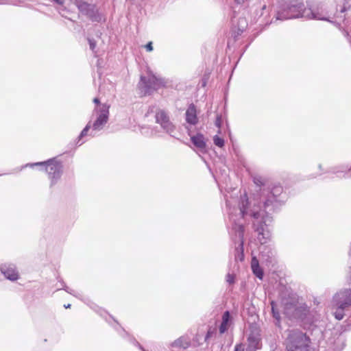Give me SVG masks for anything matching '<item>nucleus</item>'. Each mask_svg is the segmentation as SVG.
<instances>
[{"label":"nucleus","mask_w":351,"mask_h":351,"mask_svg":"<svg viewBox=\"0 0 351 351\" xmlns=\"http://www.w3.org/2000/svg\"><path fill=\"white\" fill-rule=\"evenodd\" d=\"M156 121L167 133L171 136H175L176 127L165 110H159L156 113Z\"/></svg>","instance_id":"obj_8"},{"label":"nucleus","mask_w":351,"mask_h":351,"mask_svg":"<svg viewBox=\"0 0 351 351\" xmlns=\"http://www.w3.org/2000/svg\"><path fill=\"white\" fill-rule=\"evenodd\" d=\"M56 3L59 5H63L64 3V0H53Z\"/></svg>","instance_id":"obj_27"},{"label":"nucleus","mask_w":351,"mask_h":351,"mask_svg":"<svg viewBox=\"0 0 351 351\" xmlns=\"http://www.w3.org/2000/svg\"><path fill=\"white\" fill-rule=\"evenodd\" d=\"M44 166L45 171L48 173L51 184H53L60 178L62 166L55 158L49 159L46 162H40L26 165V167Z\"/></svg>","instance_id":"obj_6"},{"label":"nucleus","mask_w":351,"mask_h":351,"mask_svg":"<svg viewBox=\"0 0 351 351\" xmlns=\"http://www.w3.org/2000/svg\"><path fill=\"white\" fill-rule=\"evenodd\" d=\"M76 5L80 12L84 15H86L87 12L93 6V5L82 1H77L76 2Z\"/></svg>","instance_id":"obj_16"},{"label":"nucleus","mask_w":351,"mask_h":351,"mask_svg":"<svg viewBox=\"0 0 351 351\" xmlns=\"http://www.w3.org/2000/svg\"><path fill=\"white\" fill-rule=\"evenodd\" d=\"M166 82L161 77H158L152 73H149L147 79L145 77H141L140 85L145 87V93H149L152 90H157L165 86Z\"/></svg>","instance_id":"obj_7"},{"label":"nucleus","mask_w":351,"mask_h":351,"mask_svg":"<svg viewBox=\"0 0 351 351\" xmlns=\"http://www.w3.org/2000/svg\"><path fill=\"white\" fill-rule=\"evenodd\" d=\"M285 344L287 351H311V339L305 333L298 330H289Z\"/></svg>","instance_id":"obj_4"},{"label":"nucleus","mask_w":351,"mask_h":351,"mask_svg":"<svg viewBox=\"0 0 351 351\" xmlns=\"http://www.w3.org/2000/svg\"><path fill=\"white\" fill-rule=\"evenodd\" d=\"M221 115H219L217 114V117H216V120H215V125L217 127V128H220L221 125Z\"/></svg>","instance_id":"obj_21"},{"label":"nucleus","mask_w":351,"mask_h":351,"mask_svg":"<svg viewBox=\"0 0 351 351\" xmlns=\"http://www.w3.org/2000/svg\"><path fill=\"white\" fill-rule=\"evenodd\" d=\"M226 281L229 283V284H232L234 283V276L230 274H228L227 276H226Z\"/></svg>","instance_id":"obj_23"},{"label":"nucleus","mask_w":351,"mask_h":351,"mask_svg":"<svg viewBox=\"0 0 351 351\" xmlns=\"http://www.w3.org/2000/svg\"><path fill=\"white\" fill-rule=\"evenodd\" d=\"M213 142L214 144L219 147H222L224 145L223 139L217 135L213 137Z\"/></svg>","instance_id":"obj_19"},{"label":"nucleus","mask_w":351,"mask_h":351,"mask_svg":"<svg viewBox=\"0 0 351 351\" xmlns=\"http://www.w3.org/2000/svg\"><path fill=\"white\" fill-rule=\"evenodd\" d=\"M252 269L253 273L260 279L263 278V271L261 268L259 267L258 261L254 258L252 261Z\"/></svg>","instance_id":"obj_17"},{"label":"nucleus","mask_w":351,"mask_h":351,"mask_svg":"<svg viewBox=\"0 0 351 351\" xmlns=\"http://www.w3.org/2000/svg\"><path fill=\"white\" fill-rule=\"evenodd\" d=\"M191 141L193 145L199 149H204L206 147V142L204 137L201 134H197L195 136H191Z\"/></svg>","instance_id":"obj_14"},{"label":"nucleus","mask_w":351,"mask_h":351,"mask_svg":"<svg viewBox=\"0 0 351 351\" xmlns=\"http://www.w3.org/2000/svg\"><path fill=\"white\" fill-rule=\"evenodd\" d=\"M254 182L258 186L263 184V180L261 177H255L254 178Z\"/></svg>","instance_id":"obj_22"},{"label":"nucleus","mask_w":351,"mask_h":351,"mask_svg":"<svg viewBox=\"0 0 351 351\" xmlns=\"http://www.w3.org/2000/svg\"><path fill=\"white\" fill-rule=\"evenodd\" d=\"M64 307H65L66 308H70V307H71V304H67V305H64Z\"/></svg>","instance_id":"obj_31"},{"label":"nucleus","mask_w":351,"mask_h":351,"mask_svg":"<svg viewBox=\"0 0 351 351\" xmlns=\"http://www.w3.org/2000/svg\"><path fill=\"white\" fill-rule=\"evenodd\" d=\"M230 322V313L229 311H226L222 316V322L219 326V332L221 334L224 333L229 327Z\"/></svg>","instance_id":"obj_15"},{"label":"nucleus","mask_w":351,"mask_h":351,"mask_svg":"<svg viewBox=\"0 0 351 351\" xmlns=\"http://www.w3.org/2000/svg\"><path fill=\"white\" fill-rule=\"evenodd\" d=\"M346 171L342 169V170H334L333 172L335 173H339V172H345Z\"/></svg>","instance_id":"obj_30"},{"label":"nucleus","mask_w":351,"mask_h":351,"mask_svg":"<svg viewBox=\"0 0 351 351\" xmlns=\"http://www.w3.org/2000/svg\"><path fill=\"white\" fill-rule=\"evenodd\" d=\"M330 14L325 5L319 3L313 5L311 0L306 1V5L298 1L291 0L285 8L277 14V19L287 20L303 18L307 20L329 21Z\"/></svg>","instance_id":"obj_2"},{"label":"nucleus","mask_w":351,"mask_h":351,"mask_svg":"<svg viewBox=\"0 0 351 351\" xmlns=\"http://www.w3.org/2000/svg\"><path fill=\"white\" fill-rule=\"evenodd\" d=\"M186 121L187 123L195 125L198 122V118L197 117V110L194 104H191L188 107L186 113Z\"/></svg>","instance_id":"obj_10"},{"label":"nucleus","mask_w":351,"mask_h":351,"mask_svg":"<svg viewBox=\"0 0 351 351\" xmlns=\"http://www.w3.org/2000/svg\"><path fill=\"white\" fill-rule=\"evenodd\" d=\"M261 339L257 334H251L247 338L248 346L246 351H256L261 348Z\"/></svg>","instance_id":"obj_11"},{"label":"nucleus","mask_w":351,"mask_h":351,"mask_svg":"<svg viewBox=\"0 0 351 351\" xmlns=\"http://www.w3.org/2000/svg\"><path fill=\"white\" fill-rule=\"evenodd\" d=\"M64 290H65L66 292H68V293H69L73 294V293L71 292V291H72V290H71V289H69V287H65V288H64Z\"/></svg>","instance_id":"obj_28"},{"label":"nucleus","mask_w":351,"mask_h":351,"mask_svg":"<svg viewBox=\"0 0 351 351\" xmlns=\"http://www.w3.org/2000/svg\"><path fill=\"white\" fill-rule=\"evenodd\" d=\"M0 270L7 279L14 281L17 280L19 278V274L16 270V267L14 265H1L0 267Z\"/></svg>","instance_id":"obj_9"},{"label":"nucleus","mask_w":351,"mask_h":351,"mask_svg":"<svg viewBox=\"0 0 351 351\" xmlns=\"http://www.w3.org/2000/svg\"><path fill=\"white\" fill-rule=\"evenodd\" d=\"M229 204H230V202H229L228 201H226V205H227V206H229Z\"/></svg>","instance_id":"obj_32"},{"label":"nucleus","mask_w":351,"mask_h":351,"mask_svg":"<svg viewBox=\"0 0 351 351\" xmlns=\"http://www.w3.org/2000/svg\"><path fill=\"white\" fill-rule=\"evenodd\" d=\"M351 306V290L346 289L337 293L333 298L332 307L335 309L334 315L338 320L344 317L343 310Z\"/></svg>","instance_id":"obj_5"},{"label":"nucleus","mask_w":351,"mask_h":351,"mask_svg":"<svg viewBox=\"0 0 351 351\" xmlns=\"http://www.w3.org/2000/svg\"><path fill=\"white\" fill-rule=\"evenodd\" d=\"M191 345L190 339L186 336H182L171 343V348L186 349Z\"/></svg>","instance_id":"obj_12"},{"label":"nucleus","mask_w":351,"mask_h":351,"mask_svg":"<svg viewBox=\"0 0 351 351\" xmlns=\"http://www.w3.org/2000/svg\"><path fill=\"white\" fill-rule=\"evenodd\" d=\"M267 250V247H265V246H263L262 249H260L261 255H262L263 257L266 256L267 257V258H271L273 256V253H272V252L271 250H269L267 252L268 254L265 255V250Z\"/></svg>","instance_id":"obj_20"},{"label":"nucleus","mask_w":351,"mask_h":351,"mask_svg":"<svg viewBox=\"0 0 351 351\" xmlns=\"http://www.w3.org/2000/svg\"><path fill=\"white\" fill-rule=\"evenodd\" d=\"M243 350H244V348H243V345H237V346H236L234 351H243Z\"/></svg>","instance_id":"obj_26"},{"label":"nucleus","mask_w":351,"mask_h":351,"mask_svg":"<svg viewBox=\"0 0 351 351\" xmlns=\"http://www.w3.org/2000/svg\"><path fill=\"white\" fill-rule=\"evenodd\" d=\"M282 191L281 186L274 187L272 191L264 202V210H261L259 206L254 204L252 208H248V202L246 195L241 197V202L238 208H230V221L232 223V228L234 230L236 236L241 240L239 245L243 246V226L241 222L242 219L250 215L254 218L253 226L255 231L258 233L257 239L263 245L267 242L270 237V233L267 226L272 221L269 212L274 211L280 205L277 196Z\"/></svg>","instance_id":"obj_1"},{"label":"nucleus","mask_w":351,"mask_h":351,"mask_svg":"<svg viewBox=\"0 0 351 351\" xmlns=\"http://www.w3.org/2000/svg\"><path fill=\"white\" fill-rule=\"evenodd\" d=\"M88 43H89L90 49L94 51V49L95 48V45H96L95 42L93 40L88 39Z\"/></svg>","instance_id":"obj_24"},{"label":"nucleus","mask_w":351,"mask_h":351,"mask_svg":"<svg viewBox=\"0 0 351 351\" xmlns=\"http://www.w3.org/2000/svg\"><path fill=\"white\" fill-rule=\"evenodd\" d=\"M86 16L93 21L99 22L102 19V16L94 5H93Z\"/></svg>","instance_id":"obj_13"},{"label":"nucleus","mask_w":351,"mask_h":351,"mask_svg":"<svg viewBox=\"0 0 351 351\" xmlns=\"http://www.w3.org/2000/svg\"><path fill=\"white\" fill-rule=\"evenodd\" d=\"M93 102L97 106L93 110V117H95L96 119L91 125V121H89L86 127L82 130L78 142L85 136L87 135L88 130L92 127L93 130L90 135L95 136L94 131H99L103 129L104 125L107 123L109 117V108L110 106L106 104H100L98 98H95Z\"/></svg>","instance_id":"obj_3"},{"label":"nucleus","mask_w":351,"mask_h":351,"mask_svg":"<svg viewBox=\"0 0 351 351\" xmlns=\"http://www.w3.org/2000/svg\"><path fill=\"white\" fill-rule=\"evenodd\" d=\"M237 3L241 4L244 3L245 0H234Z\"/></svg>","instance_id":"obj_29"},{"label":"nucleus","mask_w":351,"mask_h":351,"mask_svg":"<svg viewBox=\"0 0 351 351\" xmlns=\"http://www.w3.org/2000/svg\"><path fill=\"white\" fill-rule=\"evenodd\" d=\"M271 311H272V314H273V317L276 319L277 321V323L276 324H278L279 322H280V313L276 309V305H275V303L274 302H271Z\"/></svg>","instance_id":"obj_18"},{"label":"nucleus","mask_w":351,"mask_h":351,"mask_svg":"<svg viewBox=\"0 0 351 351\" xmlns=\"http://www.w3.org/2000/svg\"><path fill=\"white\" fill-rule=\"evenodd\" d=\"M145 49H147V51H152L153 50L152 43V42L148 43L145 45Z\"/></svg>","instance_id":"obj_25"}]
</instances>
